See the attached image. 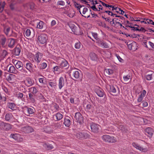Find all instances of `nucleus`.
<instances>
[{
    "mask_svg": "<svg viewBox=\"0 0 154 154\" xmlns=\"http://www.w3.org/2000/svg\"><path fill=\"white\" fill-rule=\"evenodd\" d=\"M132 144L134 148L142 152H146L148 151V149L147 147H143L142 146H140L137 143L133 142Z\"/></svg>",
    "mask_w": 154,
    "mask_h": 154,
    "instance_id": "nucleus-9",
    "label": "nucleus"
},
{
    "mask_svg": "<svg viewBox=\"0 0 154 154\" xmlns=\"http://www.w3.org/2000/svg\"><path fill=\"white\" fill-rule=\"evenodd\" d=\"M14 75L12 74H11L10 75L8 76L7 78V81L10 83H11L14 86H16V84L14 82V79H13Z\"/></svg>",
    "mask_w": 154,
    "mask_h": 154,
    "instance_id": "nucleus-21",
    "label": "nucleus"
},
{
    "mask_svg": "<svg viewBox=\"0 0 154 154\" xmlns=\"http://www.w3.org/2000/svg\"><path fill=\"white\" fill-rule=\"evenodd\" d=\"M23 82L26 86L29 87L33 85L34 81L31 78L26 77L23 81Z\"/></svg>",
    "mask_w": 154,
    "mask_h": 154,
    "instance_id": "nucleus-16",
    "label": "nucleus"
},
{
    "mask_svg": "<svg viewBox=\"0 0 154 154\" xmlns=\"http://www.w3.org/2000/svg\"><path fill=\"white\" fill-rule=\"evenodd\" d=\"M136 21H140L141 23H143L145 24H151L154 25V22L153 21L150 19H143L142 18H140L139 19L137 20H136Z\"/></svg>",
    "mask_w": 154,
    "mask_h": 154,
    "instance_id": "nucleus-12",
    "label": "nucleus"
},
{
    "mask_svg": "<svg viewBox=\"0 0 154 154\" xmlns=\"http://www.w3.org/2000/svg\"><path fill=\"white\" fill-rule=\"evenodd\" d=\"M107 87L108 88H109L110 89L109 90V91L110 92H111L113 93H115L116 92V89L114 86L109 85Z\"/></svg>",
    "mask_w": 154,
    "mask_h": 154,
    "instance_id": "nucleus-41",
    "label": "nucleus"
},
{
    "mask_svg": "<svg viewBox=\"0 0 154 154\" xmlns=\"http://www.w3.org/2000/svg\"><path fill=\"white\" fill-rule=\"evenodd\" d=\"M88 8H87L85 7L83 8L82 11V14L81 13V14L85 18H89L90 16V14H91L92 15V13L91 12V10H90V11H88Z\"/></svg>",
    "mask_w": 154,
    "mask_h": 154,
    "instance_id": "nucleus-11",
    "label": "nucleus"
},
{
    "mask_svg": "<svg viewBox=\"0 0 154 154\" xmlns=\"http://www.w3.org/2000/svg\"><path fill=\"white\" fill-rule=\"evenodd\" d=\"M8 54V53L6 50H4L3 51L2 53L1 56V58L2 59L5 58V57Z\"/></svg>",
    "mask_w": 154,
    "mask_h": 154,
    "instance_id": "nucleus-48",
    "label": "nucleus"
},
{
    "mask_svg": "<svg viewBox=\"0 0 154 154\" xmlns=\"http://www.w3.org/2000/svg\"><path fill=\"white\" fill-rule=\"evenodd\" d=\"M5 119L6 121L10 122H13L14 121V117L11 113H8L6 114L5 116Z\"/></svg>",
    "mask_w": 154,
    "mask_h": 154,
    "instance_id": "nucleus-20",
    "label": "nucleus"
},
{
    "mask_svg": "<svg viewBox=\"0 0 154 154\" xmlns=\"http://www.w3.org/2000/svg\"><path fill=\"white\" fill-rule=\"evenodd\" d=\"M15 54L16 55H19L20 52V49L19 48L16 47L14 49Z\"/></svg>",
    "mask_w": 154,
    "mask_h": 154,
    "instance_id": "nucleus-53",
    "label": "nucleus"
},
{
    "mask_svg": "<svg viewBox=\"0 0 154 154\" xmlns=\"http://www.w3.org/2000/svg\"><path fill=\"white\" fill-rule=\"evenodd\" d=\"M69 26L71 29L72 31L74 33V34H76V27L74 25H72L71 27H70V25H69Z\"/></svg>",
    "mask_w": 154,
    "mask_h": 154,
    "instance_id": "nucleus-55",
    "label": "nucleus"
},
{
    "mask_svg": "<svg viewBox=\"0 0 154 154\" xmlns=\"http://www.w3.org/2000/svg\"><path fill=\"white\" fill-rule=\"evenodd\" d=\"M146 94V91L145 90H143L137 99V101L138 102H140L142 101L143 97L145 96Z\"/></svg>",
    "mask_w": 154,
    "mask_h": 154,
    "instance_id": "nucleus-25",
    "label": "nucleus"
},
{
    "mask_svg": "<svg viewBox=\"0 0 154 154\" xmlns=\"http://www.w3.org/2000/svg\"><path fill=\"white\" fill-rule=\"evenodd\" d=\"M100 126L94 123L90 124V127L92 131L94 133H97L98 132L99 127Z\"/></svg>",
    "mask_w": 154,
    "mask_h": 154,
    "instance_id": "nucleus-17",
    "label": "nucleus"
},
{
    "mask_svg": "<svg viewBox=\"0 0 154 154\" xmlns=\"http://www.w3.org/2000/svg\"><path fill=\"white\" fill-rule=\"evenodd\" d=\"M146 94V91L145 90H143L137 99V101L138 102H140L142 101L143 97L145 96Z\"/></svg>",
    "mask_w": 154,
    "mask_h": 154,
    "instance_id": "nucleus-26",
    "label": "nucleus"
},
{
    "mask_svg": "<svg viewBox=\"0 0 154 154\" xmlns=\"http://www.w3.org/2000/svg\"><path fill=\"white\" fill-rule=\"evenodd\" d=\"M81 47V43L79 42L75 44V48L76 49H79Z\"/></svg>",
    "mask_w": 154,
    "mask_h": 154,
    "instance_id": "nucleus-62",
    "label": "nucleus"
},
{
    "mask_svg": "<svg viewBox=\"0 0 154 154\" xmlns=\"http://www.w3.org/2000/svg\"><path fill=\"white\" fill-rule=\"evenodd\" d=\"M38 99L41 102L46 101V99L42 94H38Z\"/></svg>",
    "mask_w": 154,
    "mask_h": 154,
    "instance_id": "nucleus-39",
    "label": "nucleus"
},
{
    "mask_svg": "<svg viewBox=\"0 0 154 154\" xmlns=\"http://www.w3.org/2000/svg\"><path fill=\"white\" fill-rule=\"evenodd\" d=\"M29 99L31 103H34L35 102V97L31 93H29Z\"/></svg>",
    "mask_w": 154,
    "mask_h": 154,
    "instance_id": "nucleus-35",
    "label": "nucleus"
},
{
    "mask_svg": "<svg viewBox=\"0 0 154 154\" xmlns=\"http://www.w3.org/2000/svg\"><path fill=\"white\" fill-rule=\"evenodd\" d=\"M63 123L67 127H69L71 124L70 118L69 117H67L66 118H65Z\"/></svg>",
    "mask_w": 154,
    "mask_h": 154,
    "instance_id": "nucleus-29",
    "label": "nucleus"
},
{
    "mask_svg": "<svg viewBox=\"0 0 154 154\" xmlns=\"http://www.w3.org/2000/svg\"><path fill=\"white\" fill-rule=\"evenodd\" d=\"M102 4L105 7L108 8L110 10H112L113 11V13H119L120 14H123L125 11L122 10L121 8L111 5L107 4L103 2H102Z\"/></svg>",
    "mask_w": 154,
    "mask_h": 154,
    "instance_id": "nucleus-1",
    "label": "nucleus"
},
{
    "mask_svg": "<svg viewBox=\"0 0 154 154\" xmlns=\"http://www.w3.org/2000/svg\"><path fill=\"white\" fill-rule=\"evenodd\" d=\"M136 45V42H133L128 45V49L133 51L135 50V48L134 46ZM137 48H136V49Z\"/></svg>",
    "mask_w": 154,
    "mask_h": 154,
    "instance_id": "nucleus-36",
    "label": "nucleus"
},
{
    "mask_svg": "<svg viewBox=\"0 0 154 154\" xmlns=\"http://www.w3.org/2000/svg\"><path fill=\"white\" fill-rule=\"evenodd\" d=\"M111 25L116 29H119L122 26V24L120 22H117L116 21H114L112 20Z\"/></svg>",
    "mask_w": 154,
    "mask_h": 154,
    "instance_id": "nucleus-22",
    "label": "nucleus"
},
{
    "mask_svg": "<svg viewBox=\"0 0 154 154\" xmlns=\"http://www.w3.org/2000/svg\"><path fill=\"white\" fill-rule=\"evenodd\" d=\"M0 128L6 131H9L12 128L11 125L9 124L0 122Z\"/></svg>",
    "mask_w": 154,
    "mask_h": 154,
    "instance_id": "nucleus-10",
    "label": "nucleus"
},
{
    "mask_svg": "<svg viewBox=\"0 0 154 154\" xmlns=\"http://www.w3.org/2000/svg\"><path fill=\"white\" fill-rule=\"evenodd\" d=\"M72 75L75 79H78L79 77V72L78 71H73Z\"/></svg>",
    "mask_w": 154,
    "mask_h": 154,
    "instance_id": "nucleus-43",
    "label": "nucleus"
},
{
    "mask_svg": "<svg viewBox=\"0 0 154 154\" xmlns=\"http://www.w3.org/2000/svg\"><path fill=\"white\" fill-rule=\"evenodd\" d=\"M74 118L76 122L79 124H81L83 123V117L79 112L75 113Z\"/></svg>",
    "mask_w": 154,
    "mask_h": 154,
    "instance_id": "nucleus-8",
    "label": "nucleus"
},
{
    "mask_svg": "<svg viewBox=\"0 0 154 154\" xmlns=\"http://www.w3.org/2000/svg\"><path fill=\"white\" fill-rule=\"evenodd\" d=\"M42 78H38V80L40 83L42 84H44V81L45 80V78L44 76H42Z\"/></svg>",
    "mask_w": 154,
    "mask_h": 154,
    "instance_id": "nucleus-59",
    "label": "nucleus"
},
{
    "mask_svg": "<svg viewBox=\"0 0 154 154\" xmlns=\"http://www.w3.org/2000/svg\"><path fill=\"white\" fill-rule=\"evenodd\" d=\"M7 106L12 110L16 109V105L14 103H8L7 104Z\"/></svg>",
    "mask_w": 154,
    "mask_h": 154,
    "instance_id": "nucleus-34",
    "label": "nucleus"
},
{
    "mask_svg": "<svg viewBox=\"0 0 154 154\" xmlns=\"http://www.w3.org/2000/svg\"><path fill=\"white\" fill-rule=\"evenodd\" d=\"M74 5L75 7L77 8L78 10L79 11L80 13L81 14L80 9L82 7H84L83 5H80L77 2H74Z\"/></svg>",
    "mask_w": 154,
    "mask_h": 154,
    "instance_id": "nucleus-38",
    "label": "nucleus"
},
{
    "mask_svg": "<svg viewBox=\"0 0 154 154\" xmlns=\"http://www.w3.org/2000/svg\"><path fill=\"white\" fill-rule=\"evenodd\" d=\"M96 42L99 46L102 47L103 48H109L108 44L102 40H100L98 41H97Z\"/></svg>",
    "mask_w": 154,
    "mask_h": 154,
    "instance_id": "nucleus-15",
    "label": "nucleus"
},
{
    "mask_svg": "<svg viewBox=\"0 0 154 154\" xmlns=\"http://www.w3.org/2000/svg\"><path fill=\"white\" fill-rule=\"evenodd\" d=\"M96 92L97 95L100 97H102L103 96L104 92L103 90L101 88H99L98 89L96 90Z\"/></svg>",
    "mask_w": 154,
    "mask_h": 154,
    "instance_id": "nucleus-27",
    "label": "nucleus"
},
{
    "mask_svg": "<svg viewBox=\"0 0 154 154\" xmlns=\"http://www.w3.org/2000/svg\"><path fill=\"white\" fill-rule=\"evenodd\" d=\"M5 4V2H2L1 1H0V12L1 13L2 12Z\"/></svg>",
    "mask_w": 154,
    "mask_h": 154,
    "instance_id": "nucleus-47",
    "label": "nucleus"
},
{
    "mask_svg": "<svg viewBox=\"0 0 154 154\" xmlns=\"http://www.w3.org/2000/svg\"><path fill=\"white\" fill-rule=\"evenodd\" d=\"M115 56L116 57L119 61L121 63L124 62V60L122 59L118 54H115Z\"/></svg>",
    "mask_w": 154,
    "mask_h": 154,
    "instance_id": "nucleus-60",
    "label": "nucleus"
},
{
    "mask_svg": "<svg viewBox=\"0 0 154 154\" xmlns=\"http://www.w3.org/2000/svg\"><path fill=\"white\" fill-rule=\"evenodd\" d=\"M91 34L97 41H98L100 40L98 37V34L97 33L91 32Z\"/></svg>",
    "mask_w": 154,
    "mask_h": 154,
    "instance_id": "nucleus-49",
    "label": "nucleus"
},
{
    "mask_svg": "<svg viewBox=\"0 0 154 154\" xmlns=\"http://www.w3.org/2000/svg\"><path fill=\"white\" fill-rule=\"evenodd\" d=\"M105 72H106L109 75H110L113 73V70L111 69H105Z\"/></svg>",
    "mask_w": 154,
    "mask_h": 154,
    "instance_id": "nucleus-54",
    "label": "nucleus"
},
{
    "mask_svg": "<svg viewBox=\"0 0 154 154\" xmlns=\"http://www.w3.org/2000/svg\"><path fill=\"white\" fill-rule=\"evenodd\" d=\"M30 91L32 92L33 94H35L38 91L37 88L35 87H32L29 88Z\"/></svg>",
    "mask_w": 154,
    "mask_h": 154,
    "instance_id": "nucleus-52",
    "label": "nucleus"
},
{
    "mask_svg": "<svg viewBox=\"0 0 154 154\" xmlns=\"http://www.w3.org/2000/svg\"><path fill=\"white\" fill-rule=\"evenodd\" d=\"M68 66H69V63L65 59H63L61 61L60 65V67L61 68L66 67Z\"/></svg>",
    "mask_w": 154,
    "mask_h": 154,
    "instance_id": "nucleus-32",
    "label": "nucleus"
},
{
    "mask_svg": "<svg viewBox=\"0 0 154 154\" xmlns=\"http://www.w3.org/2000/svg\"><path fill=\"white\" fill-rule=\"evenodd\" d=\"M24 94L23 93L20 92H16L14 94V96L17 97L18 99L20 100H22Z\"/></svg>",
    "mask_w": 154,
    "mask_h": 154,
    "instance_id": "nucleus-37",
    "label": "nucleus"
},
{
    "mask_svg": "<svg viewBox=\"0 0 154 154\" xmlns=\"http://www.w3.org/2000/svg\"><path fill=\"white\" fill-rule=\"evenodd\" d=\"M42 57L43 54L41 53L38 52L36 53V54L33 55L32 60L34 63L38 65L41 61Z\"/></svg>",
    "mask_w": 154,
    "mask_h": 154,
    "instance_id": "nucleus-3",
    "label": "nucleus"
},
{
    "mask_svg": "<svg viewBox=\"0 0 154 154\" xmlns=\"http://www.w3.org/2000/svg\"><path fill=\"white\" fill-rule=\"evenodd\" d=\"M10 137L18 142L22 141L23 139L21 135L18 133L11 134H10Z\"/></svg>",
    "mask_w": 154,
    "mask_h": 154,
    "instance_id": "nucleus-13",
    "label": "nucleus"
},
{
    "mask_svg": "<svg viewBox=\"0 0 154 154\" xmlns=\"http://www.w3.org/2000/svg\"><path fill=\"white\" fill-rule=\"evenodd\" d=\"M85 110L86 111L90 112H93V106L90 103H88L85 107Z\"/></svg>",
    "mask_w": 154,
    "mask_h": 154,
    "instance_id": "nucleus-31",
    "label": "nucleus"
},
{
    "mask_svg": "<svg viewBox=\"0 0 154 154\" xmlns=\"http://www.w3.org/2000/svg\"><path fill=\"white\" fill-rule=\"evenodd\" d=\"M31 34V31L30 29H27L25 32L24 34L26 36L29 37L30 36Z\"/></svg>",
    "mask_w": 154,
    "mask_h": 154,
    "instance_id": "nucleus-58",
    "label": "nucleus"
},
{
    "mask_svg": "<svg viewBox=\"0 0 154 154\" xmlns=\"http://www.w3.org/2000/svg\"><path fill=\"white\" fill-rule=\"evenodd\" d=\"M6 40V38L4 35H0V43L2 46H5Z\"/></svg>",
    "mask_w": 154,
    "mask_h": 154,
    "instance_id": "nucleus-28",
    "label": "nucleus"
},
{
    "mask_svg": "<svg viewBox=\"0 0 154 154\" xmlns=\"http://www.w3.org/2000/svg\"><path fill=\"white\" fill-rule=\"evenodd\" d=\"M2 87V89L5 92L6 94H8V90L6 87L5 86H3Z\"/></svg>",
    "mask_w": 154,
    "mask_h": 154,
    "instance_id": "nucleus-64",
    "label": "nucleus"
},
{
    "mask_svg": "<svg viewBox=\"0 0 154 154\" xmlns=\"http://www.w3.org/2000/svg\"><path fill=\"white\" fill-rule=\"evenodd\" d=\"M15 43V41L14 39L9 38L8 39V45L9 47L13 48L14 47Z\"/></svg>",
    "mask_w": 154,
    "mask_h": 154,
    "instance_id": "nucleus-23",
    "label": "nucleus"
},
{
    "mask_svg": "<svg viewBox=\"0 0 154 154\" xmlns=\"http://www.w3.org/2000/svg\"><path fill=\"white\" fill-rule=\"evenodd\" d=\"M65 82L63 78L62 77H60L58 80V86L59 88L61 90L64 86Z\"/></svg>",
    "mask_w": 154,
    "mask_h": 154,
    "instance_id": "nucleus-19",
    "label": "nucleus"
},
{
    "mask_svg": "<svg viewBox=\"0 0 154 154\" xmlns=\"http://www.w3.org/2000/svg\"><path fill=\"white\" fill-rule=\"evenodd\" d=\"M76 137L79 139L84 140L89 138L90 135L87 133L78 132L76 135Z\"/></svg>",
    "mask_w": 154,
    "mask_h": 154,
    "instance_id": "nucleus-6",
    "label": "nucleus"
},
{
    "mask_svg": "<svg viewBox=\"0 0 154 154\" xmlns=\"http://www.w3.org/2000/svg\"><path fill=\"white\" fill-rule=\"evenodd\" d=\"M23 73V74L25 75H27L28 74V72L26 69H24L22 68L21 69H19Z\"/></svg>",
    "mask_w": 154,
    "mask_h": 154,
    "instance_id": "nucleus-63",
    "label": "nucleus"
},
{
    "mask_svg": "<svg viewBox=\"0 0 154 154\" xmlns=\"http://www.w3.org/2000/svg\"><path fill=\"white\" fill-rule=\"evenodd\" d=\"M105 12L108 13L109 15H110L113 17H117L112 19V20L114 21H116V22H120V23L122 24V22H123V21L124 20V17L118 15L116 13H113V12L110 11H105Z\"/></svg>",
    "mask_w": 154,
    "mask_h": 154,
    "instance_id": "nucleus-2",
    "label": "nucleus"
},
{
    "mask_svg": "<svg viewBox=\"0 0 154 154\" xmlns=\"http://www.w3.org/2000/svg\"><path fill=\"white\" fill-rule=\"evenodd\" d=\"M47 64L46 63L43 62L41 63L38 66V67L41 69H44L47 66Z\"/></svg>",
    "mask_w": 154,
    "mask_h": 154,
    "instance_id": "nucleus-46",
    "label": "nucleus"
},
{
    "mask_svg": "<svg viewBox=\"0 0 154 154\" xmlns=\"http://www.w3.org/2000/svg\"><path fill=\"white\" fill-rule=\"evenodd\" d=\"M63 115L59 112L57 113L54 115V118H56V120H60L63 118Z\"/></svg>",
    "mask_w": 154,
    "mask_h": 154,
    "instance_id": "nucleus-33",
    "label": "nucleus"
},
{
    "mask_svg": "<svg viewBox=\"0 0 154 154\" xmlns=\"http://www.w3.org/2000/svg\"><path fill=\"white\" fill-rule=\"evenodd\" d=\"M123 78L124 81L125 82H127L130 79H131V76L129 75H126L124 76Z\"/></svg>",
    "mask_w": 154,
    "mask_h": 154,
    "instance_id": "nucleus-56",
    "label": "nucleus"
},
{
    "mask_svg": "<svg viewBox=\"0 0 154 154\" xmlns=\"http://www.w3.org/2000/svg\"><path fill=\"white\" fill-rule=\"evenodd\" d=\"M17 62L16 63L15 66L16 68L19 69L22 68L23 66V64L22 62L20 61H17Z\"/></svg>",
    "mask_w": 154,
    "mask_h": 154,
    "instance_id": "nucleus-40",
    "label": "nucleus"
},
{
    "mask_svg": "<svg viewBox=\"0 0 154 154\" xmlns=\"http://www.w3.org/2000/svg\"><path fill=\"white\" fill-rule=\"evenodd\" d=\"M101 137L102 139L106 142L114 143L116 141V139L115 137L107 135H103Z\"/></svg>",
    "mask_w": 154,
    "mask_h": 154,
    "instance_id": "nucleus-4",
    "label": "nucleus"
},
{
    "mask_svg": "<svg viewBox=\"0 0 154 154\" xmlns=\"http://www.w3.org/2000/svg\"><path fill=\"white\" fill-rule=\"evenodd\" d=\"M44 131L45 133L48 134H51L53 132V130H51L50 127L47 126L44 130Z\"/></svg>",
    "mask_w": 154,
    "mask_h": 154,
    "instance_id": "nucleus-51",
    "label": "nucleus"
},
{
    "mask_svg": "<svg viewBox=\"0 0 154 154\" xmlns=\"http://www.w3.org/2000/svg\"><path fill=\"white\" fill-rule=\"evenodd\" d=\"M23 113L27 116H29L30 115L34 114L35 112L33 108H30L27 106L23 107Z\"/></svg>",
    "mask_w": 154,
    "mask_h": 154,
    "instance_id": "nucleus-5",
    "label": "nucleus"
},
{
    "mask_svg": "<svg viewBox=\"0 0 154 154\" xmlns=\"http://www.w3.org/2000/svg\"><path fill=\"white\" fill-rule=\"evenodd\" d=\"M26 6H28L31 9L33 10L35 8V4L32 2H29L26 4Z\"/></svg>",
    "mask_w": 154,
    "mask_h": 154,
    "instance_id": "nucleus-44",
    "label": "nucleus"
},
{
    "mask_svg": "<svg viewBox=\"0 0 154 154\" xmlns=\"http://www.w3.org/2000/svg\"><path fill=\"white\" fill-rule=\"evenodd\" d=\"M153 132V129L150 127H148L145 130V134L150 138L152 137Z\"/></svg>",
    "mask_w": 154,
    "mask_h": 154,
    "instance_id": "nucleus-18",
    "label": "nucleus"
},
{
    "mask_svg": "<svg viewBox=\"0 0 154 154\" xmlns=\"http://www.w3.org/2000/svg\"><path fill=\"white\" fill-rule=\"evenodd\" d=\"M90 56L91 60H96L97 59V55L94 53H91Z\"/></svg>",
    "mask_w": 154,
    "mask_h": 154,
    "instance_id": "nucleus-50",
    "label": "nucleus"
},
{
    "mask_svg": "<svg viewBox=\"0 0 154 154\" xmlns=\"http://www.w3.org/2000/svg\"><path fill=\"white\" fill-rule=\"evenodd\" d=\"M10 31V27H5L4 28L3 31L4 33L7 36H9V33Z\"/></svg>",
    "mask_w": 154,
    "mask_h": 154,
    "instance_id": "nucleus-42",
    "label": "nucleus"
},
{
    "mask_svg": "<svg viewBox=\"0 0 154 154\" xmlns=\"http://www.w3.org/2000/svg\"><path fill=\"white\" fill-rule=\"evenodd\" d=\"M38 42L41 44H46L48 40L47 36L45 34H40L38 37Z\"/></svg>",
    "mask_w": 154,
    "mask_h": 154,
    "instance_id": "nucleus-7",
    "label": "nucleus"
},
{
    "mask_svg": "<svg viewBox=\"0 0 154 154\" xmlns=\"http://www.w3.org/2000/svg\"><path fill=\"white\" fill-rule=\"evenodd\" d=\"M22 131L24 132L25 133H30L34 131V129L31 127L26 126L21 128Z\"/></svg>",
    "mask_w": 154,
    "mask_h": 154,
    "instance_id": "nucleus-14",
    "label": "nucleus"
},
{
    "mask_svg": "<svg viewBox=\"0 0 154 154\" xmlns=\"http://www.w3.org/2000/svg\"><path fill=\"white\" fill-rule=\"evenodd\" d=\"M44 24V23L42 21H40L37 23V27L40 29H42Z\"/></svg>",
    "mask_w": 154,
    "mask_h": 154,
    "instance_id": "nucleus-45",
    "label": "nucleus"
},
{
    "mask_svg": "<svg viewBox=\"0 0 154 154\" xmlns=\"http://www.w3.org/2000/svg\"><path fill=\"white\" fill-rule=\"evenodd\" d=\"M25 67L30 72H31L33 68V65L30 62L27 63L25 66Z\"/></svg>",
    "mask_w": 154,
    "mask_h": 154,
    "instance_id": "nucleus-30",
    "label": "nucleus"
},
{
    "mask_svg": "<svg viewBox=\"0 0 154 154\" xmlns=\"http://www.w3.org/2000/svg\"><path fill=\"white\" fill-rule=\"evenodd\" d=\"M102 18L104 19L106 21L109 22V23H110L111 25L112 22V20H111V19H110L109 17L105 18L103 17Z\"/></svg>",
    "mask_w": 154,
    "mask_h": 154,
    "instance_id": "nucleus-61",
    "label": "nucleus"
},
{
    "mask_svg": "<svg viewBox=\"0 0 154 154\" xmlns=\"http://www.w3.org/2000/svg\"><path fill=\"white\" fill-rule=\"evenodd\" d=\"M49 85L52 88H55L57 85L56 82H51L48 83Z\"/></svg>",
    "mask_w": 154,
    "mask_h": 154,
    "instance_id": "nucleus-57",
    "label": "nucleus"
},
{
    "mask_svg": "<svg viewBox=\"0 0 154 154\" xmlns=\"http://www.w3.org/2000/svg\"><path fill=\"white\" fill-rule=\"evenodd\" d=\"M8 72L9 73L17 74L18 73V71L17 70L13 65H11L9 67Z\"/></svg>",
    "mask_w": 154,
    "mask_h": 154,
    "instance_id": "nucleus-24",
    "label": "nucleus"
}]
</instances>
